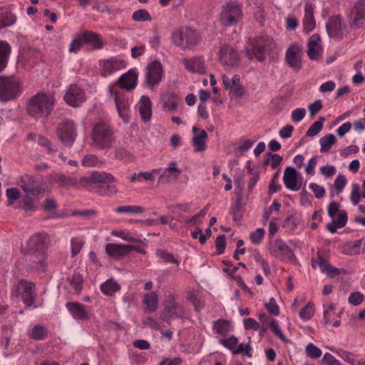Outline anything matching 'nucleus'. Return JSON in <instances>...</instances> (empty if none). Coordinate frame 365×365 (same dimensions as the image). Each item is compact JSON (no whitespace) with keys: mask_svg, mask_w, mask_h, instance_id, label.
<instances>
[{"mask_svg":"<svg viewBox=\"0 0 365 365\" xmlns=\"http://www.w3.org/2000/svg\"><path fill=\"white\" fill-rule=\"evenodd\" d=\"M48 237L45 233H36L27 242V253L30 256H36L37 260L31 261L29 267L34 270L44 272L46 270V250Z\"/></svg>","mask_w":365,"mask_h":365,"instance_id":"obj_1","label":"nucleus"},{"mask_svg":"<svg viewBox=\"0 0 365 365\" xmlns=\"http://www.w3.org/2000/svg\"><path fill=\"white\" fill-rule=\"evenodd\" d=\"M53 106L54 99L52 96L40 93L29 99L27 112L35 118H46L51 114Z\"/></svg>","mask_w":365,"mask_h":365,"instance_id":"obj_2","label":"nucleus"},{"mask_svg":"<svg viewBox=\"0 0 365 365\" xmlns=\"http://www.w3.org/2000/svg\"><path fill=\"white\" fill-rule=\"evenodd\" d=\"M274 48L272 38L259 36L250 39L247 46L245 48V53L249 60L256 58L258 61L265 60V53Z\"/></svg>","mask_w":365,"mask_h":365,"instance_id":"obj_3","label":"nucleus"},{"mask_svg":"<svg viewBox=\"0 0 365 365\" xmlns=\"http://www.w3.org/2000/svg\"><path fill=\"white\" fill-rule=\"evenodd\" d=\"M91 139L98 149L110 148L115 140L113 130L110 125L104 123L94 125L91 133Z\"/></svg>","mask_w":365,"mask_h":365,"instance_id":"obj_4","label":"nucleus"},{"mask_svg":"<svg viewBox=\"0 0 365 365\" xmlns=\"http://www.w3.org/2000/svg\"><path fill=\"white\" fill-rule=\"evenodd\" d=\"M20 81L15 76H0V101L7 103L21 94Z\"/></svg>","mask_w":365,"mask_h":365,"instance_id":"obj_5","label":"nucleus"},{"mask_svg":"<svg viewBox=\"0 0 365 365\" xmlns=\"http://www.w3.org/2000/svg\"><path fill=\"white\" fill-rule=\"evenodd\" d=\"M56 135L64 145L71 147L77 137V125L72 120L63 118L58 124Z\"/></svg>","mask_w":365,"mask_h":365,"instance_id":"obj_6","label":"nucleus"},{"mask_svg":"<svg viewBox=\"0 0 365 365\" xmlns=\"http://www.w3.org/2000/svg\"><path fill=\"white\" fill-rule=\"evenodd\" d=\"M347 19L351 29L365 28V0H357L354 3Z\"/></svg>","mask_w":365,"mask_h":365,"instance_id":"obj_7","label":"nucleus"},{"mask_svg":"<svg viewBox=\"0 0 365 365\" xmlns=\"http://www.w3.org/2000/svg\"><path fill=\"white\" fill-rule=\"evenodd\" d=\"M242 18V4L229 2L223 8L220 14V21L226 26H234Z\"/></svg>","mask_w":365,"mask_h":365,"instance_id":"obj_8","label":"nucleus"},{"mask_svg":"<svg viewBox=\"0 0 365 365\" xmlns=\"http://www.w3.org/2000/svg\"><path fill=\"white\" fill-rule=\"evenodd\" d=\"M312 266L314 269L319 267V269L329 277L333 278L340 274V270L329 263V252L326 250H318L317 257L312 259Z\"/></svg>","mask_w":365,"mask_h":365,"instance_id":"obj_9","label":"nucleus"},{"mask_svg":"<svg viewBox=\"0 0 365 365\" xmlns=\"http://www.w3.org/2000/svg\"><path fill=\"white\" fill-rule=\"evenodd\" d=\"M270 254L283 261H293L294 254L287 243L282 239H276L270 245Z\"/></svg>","mask_w":365,"mask_h":365,"instance_id":"obj_10","label":"nucleus"},{"mask_svg":"<svg viewBox=\"0 0 365 365\" xmlns=\"http://www.w3.org/2000/svg\"><path fill=\"white\" fill-rule=\"evenodd\" d=\"M326 29L331 38L342 39L345 36L346 26L339 15H334L329 19Z\"/></svg>","mask_w":365,"mask_h":365,"instance_id":"obj_11","label":"nucleus"},{"mask_svg":"<svg viewBox=\"0 0 365 365\" xmlns=\"http://www.w3.org/2000/svg\"><path fill=\"white\" fill-rule=\"evenodd\" d=\"M163 68L161 63L158 61L151 62L147 66V73L145 75V82L148 86L153 88L158 85L162 79Z\"/></svg>","mask_w":365,"mask_h":365,"instance_id":"obj_12","label":"nucleus"},{"mask_svg":"<svg viewBox=\"0 0 365 365\" xmlns=\"http://www.w3.org/2000/svg\"><path fill=\"white\" fill-rule=\"evenodd\" d=\"M183 313V308L179 307L178 303L175 302L174 297L170 295L168 298L161 312V319L163 321H169L175 316L178 317H182Z\"/></svg>","mask_w":365,"mask_h":365,"instance_id":"obj_13","label":"nucleus"},{"mask_svg":"<svg viewBox=\"0 0 365 365\" xmlns=\"http://www.w3.org/2000/svg\"><path fill=\"white\" fill-rule=\"evenodd\" d=\"M219 59L223 65L227 66H237L240 61L237 52L232 47L227 44L220 46Z\"/></svg>","mask_w":365,"mask_h":365,"instance_id":"obj_14","label":"nucleus"},{"mask_svg":"<svg viewBox=\"0 0 365 365\" xmlns=\"http://www.w3.org/2000/svg\"><path fill=\"white\" fill-rule=\"evenodd\" d=\"M35 284L33 282L21 280L17 285V291L20 293L23 302L30 307L34 302Z\"/></svg>","mask_w":365,"mask_h":365,"instance_id":"obj_15","label":"nucleus"},{"mask_svg":"<svg viewBox=\"0 0 365 365\" xmlns=\"http://www.w3.org/2000/svg\"><path fill=\"white\" fill-rule=\"evenodd\" d=\"M64 100L68 105L77 107L84 101L85 93L77 85H71L64 96Z\"/></svg>","mask_w":365,"mask_h":365,"instance_id":"obj_16","label":"nucleus"},{"mask_svg":"<svg viewBox=\"0 0 365 365\" xmlns=\"http://www.w3.org/2000/svg\"><path fill=\"white\" fill-rule=\"evenodd\" d=\"M126 65L127 63L124 60L115 58L103 60L101 62V75L106 77L118 70L124 68Z\"/></svg>","mask_w":365,"mask_h":365,"instance_id":"obj_17","label":"nucleus"},{"mask_svg":"<svg viewBox=\"0 0 365 365\" xmlns=\"http://www.w3.org/2000/svg\"><path fill=\"white\" fill-rule=\"evenodd\" d=\"M20 186L26 195L38 196L42 192L41 187L31 175H26L21 177Z\"/></svg>","mask_w":365,"mask_h":365,"instance_id":"obj_18","label":"nucleus"},{"mask_svg":"<svg viewBox=\"0 0 365 365\" xmlns=\"http://www.w3.org/2000/svg\"><path fill=\"white\" fill-rule=\"evenodd\" d=\"M133 249H135V247L129 245L108 243L106 245V251L108 255L115 258L125 256Z\"/></svg>","mask_w":365,"mask_h":365,"instance_id":"obj_19","label":"nucleus"},{"mask_svg":"<svg viewBox=\"0 0 365 365\" xmlns=\"http://www.w3.org/2000/svg\"><path fill=\"white\" fill-rule=\"evenodd\" d=\"M320 41V36L317 34H314L309 37L307 55L311 60L317 61L322 57V48L319 43Z\"/></svg>","mask_w":365,"mask_h":365,"instance_id":"obj_20","label":"nucleus"},{"mask_svg":"<svg viewBox=\"0 0 365 365\" xmlns=\"http://www.w3.org/2000/svg\"><path fill=\"white\" fill-rule=\"evenodd\" d=\"M66 307L76 319L83 321L90 319L88 312L83 304L79 302H68L66 304Z\"/></svg>","mask_w":365,"mask_h":365,"instance_id":"obj_21","label":"nucleus"},{"mask_svg":"<svg viewBox=\"0 0 365 365\" xmlns=\"http://www.w3.org/2000/svg\"><path fill=\"white\" fill-rule=\"evenodd\" d=\"M286 61L295 71H299L301 68V53L297 45H292L287 49L286 52Z\"/></svg>","mask_w":365,"mask_h":365,"instance_id":"obj_22","label":"nucleus"},{"mask_svg":"<svg viewBox=\"0 0 365 365\" xmlns=\"http://www.w3.org/2000/svg\"><path fill=\"white\" fill-rule=\"evenodd\" d=\"M284 182L287 188L297 191L300 189V186L297 185L298 173L295 168L292 167H287L284 173Z\"/></svg>","mask_w":365,"mask_h":365,"instance_id":"obj_23","label":"nucleus"},{"mask_svg":"<svg viewBox=\"0 0 365 365\" xmlns=\"http://www.w3.org/2000/svg\"><path fill=\"white\" fill-rule=\"evenodd\" d=\"M137 80V73L133 70H130L127 73L121 75L118 79L117 83L120 88L130 91L135 88Z\"/></svg>","mask_w":365,"mask_h":365,"instance_id":"obj_24","label":"nucleus"},{"mask_svg":"<svg viewBox=\"0 0 365 365\" xmlns=\"http://www.w3.org/2000/svg\"><path fill=\"white\" fill-rule=\"evenodd\" d=\"M194 136L192 142L195 152H201L206 149L205 140L207 138V133L205 130L198 129L196 126L192 127Z\"/></svg>","mask_w":365,"mask_h":365,"instance_id":"obj_25","label":"nucleus"},{"mask_svg":"<svg viewBox=\"0 0 365 365\" xmlns=\"http://www.w3.org/2000/svg\"><path fill=\"white\" fill-rule=\"evenodd\" d=\"M82 35L85 44L90 45L93 49H101L103 47V40L98 34L85 30L82 32Z\"/></svg>","mask_w":365,"mask_h":365,"instance_id":"obj_26","label":"nucleus"},{"mask_svg":"<svg viewBox=\"0 0 365 365\" xmlns=\"http://www.w3.org/2000/svg\"><path fill=\"white\" fill-rule=\"evenodd\" d=\"M314 6L312 4L307 3L304 7V18L303 19L304 30L309 33L312 31L316 26L315 20L314 17Z\"/></svg>","mask_w":365,"mask_h":365,"instance_id":"obj_27","label":"nucleus"},{"mask_svg":"<svg viewBox=\"0 0 365 365\" xmlns=\"http://www.w3.org/2000/svg\"><path fill=\"white\" fill-rule=\"evenodd\" d=\"M183 48H192L199 43L200 36L196 30L190 27L185 29Z\"/></svg>","mask_w":365,"mask_h":365,"instance_id":"obj_28","label":"nucleus"},{"mask_svg":"<svg viewBox=\"0 0 365 365\" xmlns=\"http://www.w3.org/2000/svg\"><path fill=\"white\" fill-rule=\"evenodd\" d=\"M182 63L186 69L189 71L197 73L205 72V63L200 57H194L191 59L184 58Z\"/></svg>","mask_w":365,"mask_h":365,"instance_id":"obj_29","label":"nucleus"},{"mask_svg":"<svg viewBox=\"0 0 365 365\" xmlns=\"http://www.w3.org/2000/svg\"><path fill=\"white\" fill-rule=\"evenodd\" d=\"M138 110L144 122L150 120L152 115L151 101L148 96H143L138 103Z\"/></svg>","mask_w":365,"mask_h":365,"instance_id":"obj_30","label":"nucleus"},{"mask_svg":"<svg viewBox=\"0 0 365 365\" xmlns=\"http://www.w3.org/2000/svg\"><path fill=\"white\" fill-rule=\"evenodd\" d=\"M93 184H110L116 181L115 178L110 173L106 172L93 171L91 175Z\"/></svg>","mask_w":365,"mask_h":365,"instance_id":"obj_31","label":"nucleus"},{"mask_svg":"<svg viewBox=\"0 0 365 365\" xmlns=\"http://www.w3.org/2000/svg\"><path fill=\"white\" fill-rule=\"evenodd\" d=\"M11 52V46L5 41H0V73L7 66Z\"/></svg>","mask_w":365,"mask_h":365,"instance_id":"obj_32","label":"nucleus"},{"mask_svg":"<svg viewBox=\"0 0 365 365\" xmlns=\"http://www.w3.org/2000/svg\"><path fill=\"white\" fill-rule=\"evenodd\" d=\"M143 304L145 305V311L148 313L154 312L158 307V297L155 292L147 293L144 295L143 299Z\"/></svg>","mask_w":365,"mask_h":365,"instance_id":"obj_33","label":"nucleus"},{"mask_svg":"<svg viewBox=\"0 0 365 365\" xmlns=\"http://www.w3.org/2000/svg\"><path fill=\"white\" fill-rule=\"evenodd\" d=\"M181 173V170L177 168V162L172 161L170 163L169 166L165 169L163 174L158 178L159 183H167L170 182L169 174H173L178 177Z\"/></svg>","mask_w":365,"mask_h":365,"instance_id":"obj_34","label":"nucleus"},{"mask_svg":"<svg viewBox=\"0 0 365 365\" xmlns=\"http://www.w3.org/2000/svg\"><path fill=\"white\" fill-rule=\"evenodd\" d=\"M54 182L60 186L68 188L77 185V180L71 176H67L63 174H58L53 178Z\"/></svg>","mask_w":365,"mask_h":365,"instance_id":"obj_35","label":"nucleus"},{"mask_svg":"<svg viewBox=\"0 0 365 365\" xmlns=\"http://www.w3.org/2000/svg\"><path fill=\"white\" fill-rule=\"evenodd\" d=\"M329 349L331 351L336 353L346 362L350 364L351 365H356L358 361H356V355L355 354L341 349H336L334 348H329Z\"/></svg>","mask_w":365,"mask_h":365,"instance_id":"obj_36","label":"nucleus"},{"mask_svg":"<svg viewBox=\"0 0 365 365\" xmlns=\"http://www.w3.org/2000/svg\"><path fill=\"white\" fill-rule=\"evenodd\" d=\"M16 21V16L9 11L0 13V30L13 25Z\"/></svg>","mask_w":365,"mask_h":365,"instance_id":"obj_37","label":"nucleus"},{"mask_svg":"<svg viewBox=\"0 0 365 365\" xmlns=\"http://www.w3.org/2000/svg\"><path fill=\"white\" fill-rule=\"evenodd\" d=\"M336 138L334 134H328L324 137H322L319 140V143L321 145L320 151L322 153L328 152L331 146L336 143Z\"/></svg>","mask_w":365,"mask_h":365,"instance_id":"obj_38","label":"nucleus"},{"mask_svg":"<svg viewBox=\"0 0 365 365\" xmlns=\"http://www.w3.org/2000/svg\"><path fill=\"white\" fill-rule=\"evenodd\" d=\"M120 289V286L113 279H109L101 285V292L111 296L118 290Z\"/></svg>","mask_w":365,"mask_h":365,"instance_id":"obj_39","label":"nucleus"},{"mask_svg":"<svg viewBox=\"0 0 365 365\" xmlns=\"http://www.w3.org/2000/svg\"><path fill=\"white\" fill-rule=\"evenodd\" d=\"M48 336L46 328L41 324L34 327L31 332V337L34 340H43Z\"/></svg>","mask_w":365,"mask_h":365,"instance_id":"obj_40","label":"nucleus"},{"mask_svg":"<svg viewBox=\"0 0 365 365\" xmlns=\"http://www.w3.org/2000/svg\"><path fill=\"white\" fill-rule=\"evenodd\" d=\"M115 103L116 105V108L118 110V112L121 118L125 119V118L127 116V110H128L129 105L128 103L124 101H121L117 93V92H115Z\"/></svg>","mask_w":365,"mask_h":365,"instance_id":"obj_41","label":"nucleus"},{"mask_svg":"<svg viewBox=\"0 0 365 365\" xmlns=\"http://www.w3.org/2000/svg\"><path fill=\"white\" fill-rule=\"evenodd\" d=\"M115 158L120 160L129 162L133 160V155L130 150L125 148L119 147L115 150Z\"/></svg>","mask_w":365,"mask_h":365,"instance_id":"obj_42","label":"nucleus"},{"mask_svg":"<svg viewBox=\"0 0 365 365\" xmlns=\"http://www.w3.org/2000/svg\"><path fill=\"white\" fill-rule=\"evenodd\" d=\"M118 192L117 187L115 185L103 184L97 187V192L101 195L111 196Z\"/></svg>","mask_w":365,"mask_h":365,"instance_id":"obj_43","label":"nucleus"},{"mask_svg":"<svg viewBox=\"0 0 365 365\" xmlns=\"http://www.w3.org/2000/svg\"><path fill=\"white\" fill-rule=\"evenodd\" d=\"M325 120L324 117H319V120L314 122L307 130L306 135L309 137H314L317 135L322 129L324 122Z\"/></svg>","mask_w":365,"mask_h":365,"instance_id":"obj_44","label":"nucleus"},{"mask_svg":"<svg viewBox=\"0 0 365 365\" xmlns=\"http://www.w3.org/2000/svg\"><path fill=\"white\" fill-rule=\"evenodd\" d=\"M132 19L135 21H150L152 20L151 16L146 9H138L133 12Z\"/></svg>","mask_w":365,"mask_h":365,"instance_id":"obj_45","label":"nucleus"},{"mask_svg":"<svg viewBox=\"0 0 365 365\" xmlns=\"http://www.w3.org/2000/svg\"><path fill=\"white\" fill-rule=\"evenodd\" d=\"M229 324V321L220 319L213 322L212 329L215 332L221 335L225 336L228 330L225 328L226 325Z\"/></svg>","mask_w":365,"mask_h":365,"instance_id":"obj_46","label":"nucleus"},{"mask_svg":"<svg viewBox=\"0 0 365 365\" xmlns=\"http://www.w3.org/2000/svg\"><path fill=\"white\" fill-rule=\"evenodd\" d=\"M185 29H179L173 32L171 40L173 44L183 48Z\"/></svg>","mask_w":365,"mask_h":365,"instance_id":"obj_47","label":"nucleus"},{"mask_svg":"<svg viewBox=\"0 0 365 365\" xmlns=\"http://www.w3.org/2000/svg\"><path fill=\"white\" fill-rule=\"evenodd\" d=\"M143 211L144 208L138 205H124L115 209V212L118 213H142Z\"/></svg>","mask_w":365,"mask_h":365,"instance_id":"obj_48","label":"nucleus"},{"mask_svg":"<svg viewBox=\"0 0 365 365\" xmlns=\"http://www.w3.org/2000/svg\"><path fill=\"white\" fill-rule=\"evenodd\" d=\"M222 83L225 89L232 90L233 87L237 86L240 81L239 75H235L232 79H230L226 75L222 76Z\"/></svg>","mask_w":365,"mask_h":365,"instance_id":"obj_49","label":"nucleus"},{"mask_svg":"<svg viewBox=\"0 0 365 365\" xmlns=\"http://www.w3.org/2000/svg\"><path fill=\"white\" fill-rule=\"evenodd\" d=\"M219 342L223 346L230 350L233 354V351H235V349L237 347V345L238 344V339L235 336H230L227 339H220Z\"/></svg>","mask_w":365,"mask_h":365,"instance_id":"obj_50","label":"nucleus"},{"mask_svg":"<svg viewBox=\"0 0 365 365\" xmlns=\"http://www.w3.org/2000/svg\"><path fill=\"white\" fill-rule=\"evenodd\" d=\"M70 284L76 292H80L83 284V276L79 272H75L70 279Z\"/></svg>","mask_w":365,"mask_h":365,"instance_id":"obj_51","label":"nucleus"},{"mask_svg":"<svg viewBox=\"0 0 365 365\" xmlns=\"http://www.w3.org/2000/svg\"><path fill=\"white\" fill-rule=\"evenodd\" d=\"M85 44L83 38L82 33L77 35L71 41L69 46V52L76 53L78 51L83 45Z\"/></svg>","mask_w":365,"mask_h":365,"instance_id":"obj_52","label":"nucleus"},{"mask_svg":"<svg viewBox=\"0 0 365 365\" xmlns=\"http://www.w3.org/2000/svg\"><path fill=\"white\" fill-rule=\"evenodd\" d=\"M314 314V305L308 302L299 312V317L304 320L310 319Z\"/></svg>","mask_w":365,"mask_h":365,"instance_id":"obj_53","label":"nucleus"},{"mask_svg":"<svg viewBox=\"0 0 365 365\" xmlns=\"http://www.w3.org/2000/svg\"><path fill=\"white\" fill-rule=\"evenodd\" d=\"M157 255L163 259L164 262H171L177 265L179 264L178 260L175 259L173 255L167 251L159 250L157 251Z\"/></svg>","mask_w":365,"mask_h":365,"instance_id":"obj_54","label":"nucleus"},{"mask_svg":"<svg viewBox=\"0 0 365 365\" xmlns=\"http://www.w3.org/2000/svg\"><path fill=\"white\" fill-rule=\"evenodd\" d=\"M264 230L262 228H258L250 235V241L254 245H259L264 237Z\"/></svg>","mask_w":365,"mask_h":365,"instance_id":"obj_55","label":"nucleus"},{"mask_svg":"<svg viewBox=\"0 0 365 365\" xmlns=\"http://www.w3.org/2000/svg\"><path fill=\"white\" fill-rule=\"evenodd\" d=\"M269 313L272 315L277 316L279 314V307L274 298L272 297L269 302L264 304Z\"/></svg>","mask_w":365,"mask_h":365,"instance_id":"obj_56","label":"nucleus"},{"mask_svg":"<svg viewBox=\"0 0 365 365\" xmlns=\"http://www.w3.org/2000/svg\"><path fill=\"white\" fill-rule=\"evenodd\" d=\"M364 299V295L359 292H354L351 293L349 297V303L354 305L358 306L361 304Z\"/></svg>","mask_w":365,"mask_h":365,"instance_id":"obj_57","label":"nucleus"},{"mask_svg":"<svg viewBox=\"0 0 365 365\" xmlns=\"http://www.w3.org/2000/svg\"><path fill=\"white\" fill-rule=\"evenodd\" d=\"M307 356L312 359H318L322 355V351L313 344H309L306 347Z\"/></svg>","mask_w":365,"mask_h":365,"instance_id":"obj_58","label":"nucleus"},{"mask_svg":"<svg viewBox=\"0 0 365 365\" xmlns=\"http://www.w3.org/2000/svg\"><path fill=\"white\" fill-rule=\"evenodd\" d=\"M239 354H243L247 356L248 357H251L252 356V348L250 346V344H240L238 346L237 345V347L235 349V351H233L232 354L237 355Z\"/></svg>","mask_w":365,"mask_h":365,"instance_id":"obj_59","label":"nucleus"},{"mask_svg":"<svg viewBox=\"0 0 365 365\" xmlns=\"http://www.w3.org/2000/svg\"><path fill=\"white\" fill-rule=\"evenodd\" d=\"M346 185V179L344 175L339 174L334 180L333 187L336 190L337 194L342 192Z\"/></svg>","mask_w":365,"mask_h":365,"instance_id":"obj_60","label":"nucleus"},{"mask_svg":"<svg viewBox=\"0 0 365 365\" xmlns=\"http://www.w3.org/2000/svg\"><path fill=\"white\" fill-rule=\"evenodd\" d=\"M31 195H26L20 205L21 208L25 211H35L36 206L34 204L33 200L30 197Z\"/></svg>","mask_w":365,"mask_h":365,"instance_id":"obj_61","label":"nucleus"},{"mask_svg":"<svg viewBox=\"0 0 365 365\" xmlns=\"http://www.w3.org/2000/svg\"><path fill=\"white\" fill-rule=\"evenodd\" d=\"M209 209V205H207L202 210H201L198 213H197L196 215H195L194 216H192V217L187 219L185 220V224L187 225H195L197 223V220L200 218V217H204L205 215H206L207 213V211Z\"/></svg>","mask_w":365,"mask_h":365,"instance_id":"obj_62","label":"nucleus"},{"mask_svg":"<svg viewBox=\"0 0 365 365\" xmlns=\"http://www.w3.org/2000/svg\"><path fill=\"white\" fill-rule=\"evenodd\" d=\"M279 176V171H277L274 173V175L272 177V180L269 185V193L273 194L277 192H278L281 189L280 185L277 184V182L278 181Z\"/></svg>","mask_w":365,"mask_h":365,"instance_id":"obj_63","label":"nucleus"},{"mask_svg":"<svg viewBox=\"0 0 365 365\" xmlns=\"http://www.w3.org/2000/svg\"><path fill=\"white\" fill-rule=\"evenodd\" d=\"M98 163V158L96 155H95L93 154H88L84 157V158L82 161V165L83 166H87V167H93V166H96Z\"/></svg>","mask_w":365,"mask_h":365,"instance_id":"obj_64","label":"nucleus"}]
</instances>
